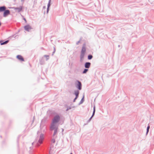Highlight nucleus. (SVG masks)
<instances>
[{
	"instance_id": "7ed1b4c3",
	"label": "nucleus",
	"mask_w": 154,
	"mask_h": 154,
	"mask_svg": "<svg viewBox=\"0 0 154 154\" xmlns=\"http://www.w3.org/2000/svg\"><path fill=\"white\" fill-rule=\"evenodd\" d=\"M13 8L14 10L16 11L17 12H19L20 11H21L23 9V6H20L19 7H13Z\"/></svg>"
},
{
	"instance_id": "39448f33",
	"label": "nucleus",
	"mask_w": 154,
	"mask_h": 154,
	"mask_svg": "<svg viewBox=\"0 0 154 154\" xmlns=\"http://www.w3.org/2000/svg\"><path fill=\"white\" fill-rule=\"evenodd\" d=\"M24 29L26 31H29V30L32 29V28L30 25H27L24 26Z\"/></svg>"
},
{
	"instance_id": "423d86ee",
	"label": "nucleus",
	"mask_w": 154,
	"mask_h": 154,
	"mask_svg": "<svg viewBox=\"0 0 154 154\" xmlns=\"http://www.w3.org/2000/svg\"><path fill=\"white\" fill-rule=\"evenodd\" d=\"M44 139V136L42 134L40 136V137L39 139V140L38 141L41 144L42 143V140Z\"/></svg>"
},
{
	"instance_id": "1a4fd4ad",
	"label": "nucleus",
	"mask_w": 154,
	"mask_h": 154,
	"mask_svg": "<svg viewBox=\"0 0 154 154\" xmlns=\"http://www.w3.org/2000/svg\"><path fill=\"white\" fill-rule=\"evenodd\" d=\"M79 91H76L75 92V95H76V97L75 98L74 100V102L75 101V100L77 99V98H78L79 94Z\"/></svg>"
},
{
	"instance_id": "f257e3e1",
	"label": "nucleus",
	"mask_w": 154,
	"mask_h": 154,
	"mask_svg": "<svg viewBox=\"0 0 154 154\" xmlns=\"http://www.w3.org/2000/svg\"><path fill=\"white\" fill-rule=\"evenodd\" d=\"M57 123H54L52 122L51 123V130H54L56 129H57Z\"/></svg>"
},
{
	"instance_id": "2eb2a0df",
	"label": "nucleus",
	"mask_w": 154,
	"mask_h": 154,
	"mask_svg": "<svg viewBox=\"0 0 154 154\" xmlns=\"http://www.w3.org/2000/svg\"><path fill=\"white\" fill-rule=\"evenodd\" d=\"M8 42V41H5V42H3V43H2L1 44V45H4V44H5L7 43Z\"/></svg>"
},
{
	"instance_id": "9d476101",
	"label": "nucleus",
	"mask_w": 154,
	"mask_h": 154,
	"mask_svg": "<svg viewBox=\"0 0 154 154\" xmlns=\"http://www.w3.org/2000/svg\"><path fill=\"white\" fill-rule=\"evenodd\" d=\"M91 63L89 62L86 63L85 64V67L86 68H89L90 66Z\"/></svg>"
},
{
	"instance_id": "20e7f679",
	"label": "nucleus",
	"mask_w": 154,
	"mask_h": 154,
	"mask_svg": "<svg viewBox=\"0 0 154 154\" xmlns=\"http://www.w3.org/2000/svg\"><path fill=\"white\" fill-rule=\"evenodd\" d=\"M10 14V11L9 10H5L3 16L4 17H5L7 15L9 14Z\"/></svg>"
},
{
	"instance_id": "b1692460",
	"label": "nucleus",
	"mask_w": 154,
	"mask_h": 154,
	"mask_svg": "<svg viewBox=\"0 0 154 154\" xmlns=\"http://www.w3.org/2000/svg\"><path fill=\"white\" fill-rule=\"evenodd\" d=\"M22 1H24V0H21Z\"/></svg>"
},
{
	"instance_id": "6e6552de",
	"label": "nucleus",
	"mask_w": 154,
	"mask_h": 154,
	"mask_svg": "<svg viewBox=\"0 0 154 154\" xmlns=\"http://www.w3.org/2000/svg\"><path fill=\"white\" fill-rule=\"evenodd\" d=\"M77 82L78 83L77 87L79 90H80L81 89L82 87L81 83L80 82L78 81H77Z\"/></svg>"
},
{
	"instance_id": "6ab92c4d",
	"label": "nucleus",
	"mask_w": 154,
	"mask_h": 154,
	"mask_svg": "<svg viewBox=\"0 0 154 154\" xmlns=\"http://www.w3.org/2000/svg\"><path fill=\"white\" fill-rule=\"evenodd\" d=\"M44 57H45L46 58L47 60H48L49 59V56L48 55H44Z\"/></svg>"
},
{
	"instance_id": "a211bd4d",
	"label": "nucleus",
	"mask_w": 154,
	"mask_h": 154,
	"mask_svg": "<svg viewBox=\"0 0 154 154\" xmlns=\"http://www.w3.org/2000/svg\"><path fill=\"white\" fill-rule=\"evenodd\" d=\"M88 69H85L84 70L83 73H86L88 71Z\"/></svg>"
},
{
	"instance_id": "9b49d317",
	"label": "nucleus",
	"mask_w": 154,
	"mask_h": 154,
	"mask_svg": "<svg viewBox=\"0 0 154 154\" xmlns=\"http://www.w3.org/2000/svg\"><path fill=\"white\" fill-rule=\"evenodd\" d=\"M6 9V7L5 6L0 7V12H2L5 11Z\"/></svg>"
},
{
	"instance_id": "f3484780",
	"label": "nucleus",
	"mask_w": 154,
	"mask_h": 154,
	"mask_svg": "<svg viewBox=\"0 0 154 154\" xmlns=\"http://www.w3.org/2000/svg\"><path fill=\"white\" fill-rule=\"evenodd\" d=\"M95 107L94 106V111H93V115H92V117H91V118H92V117L94 115L95 112Z\"/></svg>"
},
{
	"instance_id": "412c9836",
	"label": "nucleus",
	"mask_w": 154,
	"mask_h": 154,
	"mask_svg": "<svg viewBox=\"0 0 154 154\" xmlns=\"http://www.w3.org/2000/svg\"><path fill=\"white\" fill-rule=\"evenodd\" d=\"M150 127L149 126H148L147 128V133L149 132V128Z\"/></svg>"
},
{
	"instance_id": "4be33fe9",
	"label": "nucleus",
	"mask_w": 154,
	"mask_h": 154,
	"mask_svg": "<svg viewBox=\"0 0 154 154\" xmlns=\"http://www.w3.org/2000/svg\"><path fill=\"white\" fill-rule=\"evenodd\" d=\"M24 20L25 21H26V19H25V18H24Z\"/></svg>"
},
{
	"instance_id": "4468645a",
	"label": "nucleus",
	"mask_w": 154,
	"mask_h": 154,
	"mask_svg": "<svg viewBox=\"0 0 154 154\" xmlns=\"http://www.w3.org/2000/svg\"><path fill=\"white\" fill-rule=\"evenodd\" d=\"M51 1V0H49L48 3V8H47V12H48V9H49V8L50 5Z\"/></svg>"
},
{
	"instance_id": "aec40b11",
	"label": "nucleus",
	"mask_w": 154,
	"mask_h": 154,
	"mask_svg": "<svg viewBox=\"0 0 154 154\" xmlns=\"http://www.w3.org/2000/svg\"><path fill=\"white\" fill-rule=\"evenodd\" d=\"M54 130V135H55L56 134V133L57 132V129H55Z\"/></svg>"
},
{
	"instance_id": "dca6fc26",
	"label": "nucleus",
	"mask_w": 154,
	"mask_h": 154,
	"mask_svg": "<svg viewBox=\"0 0 154 154\" xmlns=\"http://www.w3.org/2000/svg\"><path fill=\"white\" fill-rule=\"evenodd\" d=\"M92 57L91 55H89L88 56V59L89 60H90L92 58Z\"/></svg>"
},
{
	"instance_id": "393cba45",
	"label": "nucleus",
	"mask_w": 154,
	"mask_h": 154,
	"mask_svg": "<svg viewBox=\"0 0 154 154\" xmlns=\"http://www.w3.org/2000/svg\"><path fill=\"white\" fill-rule=\"evenodd\" d=\"M70 154H72V153H71Z\"/></svg>"
},
{
	"instance_id": "f8f14e48",
	"label": "nucleus",
	"mask_w": 154,
	"mask_h": 154,
	"mask_svg": "<svg viewBox=\"0 0 154 154\" xmlns=\"http://www.w3.org/2000/svg\"><path fill=\"white\" fill-rule=\"evenodd\" d=\"M86 51V48L85 47H82L81 53L85 54Z\"/></svg>"
},
{
	"instance_id": "5701e85b",
	"label": "nucleus",
	"mask_w": 154,
	"mask_h": 154,
	"mask_svg": "<svg viewBox=\"0 0 154 154\" xmlns=\"http://www.w3.org/2000/svg\"><path fill=\"white\" fill-rule=\"evenodd\" d=\"M45 8H45V7H44V9H45Z\"/></svg>"
},
{
	"instance_id": "ddd939ff",
	"label": "nucleus",
	"mask_w": 154,
	"mask_h": 154,
	"mask_svg": "<svg viewBox=\"0 0 154 154\" xmlns=\"http://www.w3.org/2000/svg\"><path fill=\"white\" fill-rule=\"evenodd\" d=\"M85 54L81 53L80 55V60L82 61L83 59Z\"/></svg>"
},
{
	"instance_id": "0eeeda50",
	"label": "nucleus",
	"mask_w": 154,
	"mask_h": 154,
	"mask_svg": "<svg viewBox=\"0 0 154 154\" xmlns=\"http://www.w3.org/2000/svg\"><path fill=\"white\" fill-rule=\"evenodd\" d=\"M17 58L20 60L22 61H24V60L22 56L20 55H18L17 56Z\"/></svg>"
},
{
	"instance_id": "f03ea898",
	"label": "nucleus",
	"mask_w": 154,
	"mask_h": 154,
	"mask_svg": "<svg viewBox=\"0 0 154 154\" xmlns=\"http://www.w3.org/2000/svg\"><path fill=\"white\" fill-rule=\"evenodd\" d=\"M60 119V117L59 116L57 115L55 116L52 120V122H54V123H57Z\"/></svg>"
}]
</instances>
